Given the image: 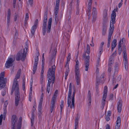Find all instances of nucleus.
I'll return each mask as SVG.
<instances>
[{
	"instance_id": "nucleus-46",
	"label": "nucleus",
	"mask_w": 129,
	"mask_h": 129,
	"mask_svg": "<svg viewBox=\"0 0 129 129\" xmlns=\"http://www.w3.org/2000/svg\"><path fill=\"white\" fill-rule=\"evenodd\" d=\"M92 22H94L96 20L97 17L96 15H92Z\"/></svg>"
},
{
	"instance_id": "nucleus-29",
	"label": "nucleus",
	"mask_w": 129,
	"mask_h": 129,
	"mask_svg": "<svg viewBox=\"0 0 129 129\" xmlns=\"http://www.w3.org/2000/svg\"><path fill=\"white\" fill-rule=\"evenodd\" d=\"M44 53L42 55V70H41V71L44 72Z\"/></svg>"
},
{
	"instance_id": "nucleus-32",
	"label": "nucleus",
	"mask_w": 129,
	"mask_h": 129,
	"mask_svg": "<svg viewBox=\"0 0 129 129\" xmlns=\"http://www.w3.org/2000/svg\"><path fill=\"white\" fill-rule=\"evenodd\" d=\"M117 42V40L116 39H114L113 40L111 46L115 47L116 45V43Z\"/></svg>"
},
{
	"instance_id": "nucleus-28",
	"label": "nucleus",
	"mask_w": 129,
	"mask_h": 129,
	"mask_svg": "<svg viewBox=\"0 0 129 129\" xmlns=\"http://www.w3.org/2000/svg\"><path fill=\"white\" fill-rule=\"evenodd\" d=\"M111 112L110 111H108L107 112V115L105 117L107 121H108L110 120L109 116L111 115Z\"/></svg>"
},
{
	"instance_id": "nucleus-7",
	"label": "nucleus",
	"mask_w": 129,
	"mask_h": 129,
	"mask_svg": "<svg viewBox=\"0 0 129 129\" xmlns=\"http://www.w3.org/2000/svg\"><path fill=\"white\" fill-rule=\"evenodd\" d=\"M123 53L125 69L126 70H127V61L126 52V46L124 45L123 47Z\"/></svg>"
},
{
	"instance_id": "nucleus-4",
	"label": "nucleus",
	"mask_w": 129,
	"mask_h": 129,
	"mask_svg": "<svg viewBox=\"0 0 129 129\" xmlns=\"http://www.w3.org/2000/svg\"><path fill=\"white\" fill-rule=\"evenodd\" d=\"M21 71V69H20L19 70L17 73L16 76V77L14 79L11 91V95L13 94L14 90L15 88L16 89H19L18 82L17 81V79H18L20 78Z\"/></svg>"
},
{
	"instance_id": "nucleus-10",
	"label": "nucleus",
	"mask_w": 129,
	"mask_h": 129,
	"mask_svg": "<svg viewBox=\"0 0 129 129\" xmlns=\"http://www.w3.org/2000/svg\"><path fill=\"white\" fill-rule=\"evenodd\" d=\"M107 86H105L104 88L103 94L102 98V105L103 107V109L104 108L105 105V100L107 97Z\"/></svg>"
},
{
	"instance_id": "nucleus-54",
	"label": "nucleus",
	"mask_w": 129,
	"mask_h": 129,
	"mask_svg": "<svg viewBox=\"0 0 129 129\" xmlns=\"http://www.w3.org/2000/svg\"><path fill=\"white\" fill-rule=\"evenodd\" d=\"M88 100L89 101V103H88V106H90L91 105V99H90V100L89 99H88Z\"/></svg>"
},
{
	"instance_id": "nucleus-8",
	"label": "nucleus",
	"mask_w": 129,
	"mask_h": 129,
	"mask_svg": "<svg viewBox=\"0 0 129 129\" xmlns=\"http://www.w3.org/2000/svg\"><path fill=\"white\" fill-rule=\"evenodd\" d=\"M58 93V90H56L55 91L54 94L53 95L52 97L51 101V105L50 106V111L51 113H52L53 111V108L55 106V101Z\"/></svg>"
},
{
	"instance_id": "nucleus-58",
	"label": "nucleus",
	"mask_w": 129,
	"mask_h": 129,
	"mask_svg": "<svg viewBox=\"0 0 129 129\" xmlns=\"http://www.w3.org/2000/svg\"><path fill=\"white\" fill-rule=\"evenodd\" d=\"M112 68V66H109L108 69V71L109 72H110L111 71V69Z\"/></svg>"
},
{
	"instance_id": "nucleus-17",
	"label": "nucleus",
	"mask_w": 129,
	"mask_h": 129,
	"mask_svg": "<svg viewBox=\"0 0 129 129\" xmlns=\"http://www.w3.org/2000/svg\"><path fill=\"white\" fill-rule=\"evenodd\" d=\"M75 79L77 85H79L80 83V72L75 73Z\"/></svg>"
},
{
	"instance_id": "nucleus-35",
	"label": "nucleus",
	"mask_w": 129,
	"mask_h": 129,
	"mask_svg": "<svg viewBox=\"0 0 129 129\" xmlns=\"http://www.w3.org/2000/svg\"><path fill=\"white\" fill-rule=\"evenodd\" d=\"M124 45L125 46L124 44L121 48V47L120 46H118V54L119 55H120L121 54L122 51V50H123V47Z\"/></svg>"
},
{
	"instance_id": "nucleus-44",
	"label": "nucleus",
	"mask_w": 129,
	"mask_h": 129,
	"mask_svg": "<svg viewBox=\"0 0 129 129\" xmlns=\"http://www.w3.org/2000/svg\"><path fill=\"white\" fill-rule=\"evenodd\" d=\"M19 16L18 15L16 14V13H15L14 18V21H16L17 19L19 18Z\"/></svg>"
},
{
	"instance_id": "nucleus-16",
	"label": "nucleus",
	"mask_w": 129,
	"mask_h": 129,
	"mask_svg": "<svg viewBox=\"0 0 129 129\" xmlns=\"http://www.w3.org/2000/svg\"><path fill=\"white\" fill-rule=\"evenodd\" d=\"M38 19H36L35 21L34 25L31 28V33L32 34V36L34 35L35 31L37 29L38 24Z\"/></svg>"
},
{
	"instance_id": "nucleus-62",
	"label": "nucleus",
	"mask_w": 129,
	"mask_h": 129,
	"mask_svg": "<svg viewBox=\"0 0 129 129\" xmlns=\"http://www.w3.org/2000/svg\"><path fill=\"white\" fill-rule=\"evenodd\" d=\"M113 94H110V99L112 100L113 99Z\"/></svg>"
},
{
	"instance_id": "nucleus-27",
	"label": "nucleus",
	"mask_w": 129,
	"mask_h": 129,
	"mask_svg": "<svg viewBox=\"0 0 129 129\" xmlns=\"http://www.w3.org/2000/svg\"><path fill=\"white\" fill-rule=\"evenodd\" d=\"M77 116L76 117L75 119V129H77V128L78 127V121L79 120L78 116L79 115L78 114H77Z\"/></svg>"
},
{
	"instance_id": "nucleus-60",
	"label": "nucleus",
	"mask_w": 129,
	"mask_h": 129,
	"mask_svg": "<svg viewBox=\"0 0 129 129\" xmlns=\"http://www.w3.org/2000/svg\"><path fill=\"white\" fill-rule=\"evenodd\" d=\"M79 9L78 7L77 6V11H76V14L77 15H78L79 14Z\"/></svg>"
},
{
	"instance_id": "nucleus-14",
	"label": "nucleus",
	"mask_w": 129,
	"mask_h": 129,
	"mask_svg": "<svg viewBox=\"0 0 129 129\" xmlns=\"http://www.w3.org/2000/svg\"><path fill=\"white\" fill-rule=\"evenodd\" d=\"M38 60V56H37V57H36L35 59L34 64L33 67V74H35L37 70Z\"/></svg>"
},
{
	"instance_id": "nucleus-30",
	"label": "nucleus",
	"mask_w": 129,
	"mask_h": 129,
	"mask_svg": "<svg viewBox=\"0 0 129 129\" xmlns=\"http://www.w3.org/2000/svg\"><path fill=\"white\" fill-rule=\"evenodd\" d=\"M107 27L105 25H103L102 30V35L105 36L106 33Z\"/></svg>"
},
{
	"instance_id": "nucleus-41",
	"label": "nucleus",
	"mask_w": 129,
	"mask_h": 129,
	"mask_svg": "<svg viewBox=\"0 0 129 129\" xmlns=\"http://www.w3.org/2000/svg\"><path fill=\"white\" fill-rule=\"evenodd\" d=\"M42 103L40 102L38 106V110L39 111H41L42 110Z\"/></svg>"
},
{
	"instance_id": "nucleus-55",
	"label": "nucleus",
	"mask_w": 129,
	"mask_h": 129,
	"mask_svg": "<svg viewBox=\"0 0 129 129\" xmlns=\"http://www.w3.org/2000/svg\"><path fill=\"white\" fill-rule=\"evenodd\" d=\"M6 91L5 90H4L2 93V94L3 96H4L6 94Z\"/></svg>"
},
{
	"instance_id": "nucleus-37",
	"label": "nucleus",
	"mask_w": 129,
	"mask_h": 129,
	"mask_svg": "<svg viewBox=\"0 0 129 129\" xmlns=\"http://www.w3.org/2000/svg\"><path fill=\"white\" fill-rule=\"evenodd\" d=\"M90 46L88 44H87L86 47V52L88 54H89L90 53Z\"/></svg>"
},
{
	"instance_id": "nucleus-48",
	"label": "nucleus",
	"mask_w": 129,
	"mask_h": 129,
	"mask_svg": "<svg viewBox=\"0 0 129 129\" xmlns=\"http://www.w3.org/2000/svg\"><path fill=\"white\" fill-rule=\"evenodd\" d=\"M71 54L70 53H69L68 54V57L67 58V61L68 62H69L70 61V58H71Z\"/></svg>"
},
{
	"instance_id": "nucleus-22",
	"label": "nucleus",
	"mask_w": 129,
	"mask_h": 129,
	"mask_svg": "<svg viewBox=\"0 0 129 129\" xmlns=\"http://www.w3.org/2000/svg\"><path fill=\"white\" fill-rule=\"evenodd\" d=\"M75 91H74L73 92V95H72V104L70 106V107L71 109H73L74 108V105H75Z\"/></svg>"
},
{
	"instance_id": "nucleus-26",
	"label": "nucleus",
	"mask_w": 129,
	"mask_h": 129,
	"mask_svg": "<svg viewBox=\"0 0 129 129\" xmlns=\"http://www.w3.org/2000/svg\"><path fill=\"white\" fill-rule=\"evenodd\" d=\"M114 60V57L112 56H110L109 59L108 66H112V65L113 63Z\"/></svg>"
},
{
	"instance_id": "nucleus-19",
	"label": "nucleus",
	"mask_w": 129,
	"mask_h": 129,
	"mask_svg": "<svg viewBox=\"0 0 129 129\" xmlns=\"http://www.w3.org/2000/svg\"><path fill=\"white\" fill-rule=\"evenodd\" d=\"M17 120V118L16 115H13L12 116L11 120V125H15Z\"/></svg>"
},
{
	"instance_id": "nucleus-45",
	"label": "nucleus",
	"mask_w": 129,
	"mask_h": 129,
	"mask_svg": "<svg viewBox=\"0 0 129 129\" xmlns=\"http://www.w3.org/2000/svg\"><path fill=\"white\" fill-rule=\"evenodd\" d=\"M64 102L63 100H61L60 102V108L63 109V107Z\"/></svg>"
},
{
	"instance_id": "nucleus-3",
	"label": "nucleus",
	"mask_w": 129,
	"mask_h": 129,
	"mask_svg": "<svg viewBox=\"0 0 129 129\" xmlns=\"http://www.w3.org/2000/svg\"><path fill=\"white\" fill-rule=\"evenodd\" d=\"M48 14L45 13L44 14V20L43 22L42 25V33L43 36L45 35L46 31L47 33H49L50 32L51 29V24L52 21V18H50L48 20V24L47 28V21Z\"/></svg>"
},
{
	"instance_id": "nucleus-36",
	"label": "nucleus",
	"mask_w": 129,
	"mask_h": 129,
	"mask_svg": "<svg viewBox=\"0 0 129 129\" xmlns=\"http://www.w3.org/2000/svg\"><path fill=\"white\" fill-rule=\"evenodd\" d=\"M97 14V11L96 8L94 7H93L92 10V15H96Z\"/></svg>"
},
{
	"instance_id": "nucleus-13",
	"label": "nucleus",
	"mask_w": 129,
	"mask_h": 129,
	"mask_svg": "<svg viewBox=\"0 0 129 129\" xmlns=\"http://www.w3.org/2000/svg\"><path fill=\"white\" fill-rule=\"evenodd\" d=\"M15 60L14 58L13 59L12 57L9 58L5 64L6 68H9L10 67L12 66H13V63Z\"/></svg>"
},
{
	"instance_id": "nucleus-11",
	"label": "nucleus",
	"mask_w": 129,
	"mask_h": 129,
	"mask_svg": "<svg viewBox=\"0 0 129 129\" xmlns=\"http://www.w3.org/2000/svg\"><path fill=\"white\" fill-rule=\"evenodd\" d=\"M72 92V85L71 83L69 85V93L68 98V107H69L71 103V94Z\"/></svg>"
},
{
	"instance_id": "nucleus-12",
	"label": "nucleus",
	"mask_w": 129,
	"mask_h": 129,
	"mask_svg": "<svg viewBox=\"0 0 129 129\" xmlns=\"http://www.w3.org/2000/svg\"><path fill=\"white\" fill-rule=\"evenodd\" d=\"M104 77L101 75L100 77V79L96 78L95 83V88L96 92L97 93H99V85L100 82H102L104 80Z\"/></svg>"
},
{
	"instance_id": "nucleus-40",
	"label": "nucleus",
	"mask_w": 129,
	"mask_h": 129,
	"mask_svg": "<svg viewBox=\"0 0 129 129\" xmlns=\"http://www.w3.org/2000/svg\"><path fill=\"white\" fill-rule=\"evenodd\" d=\"M18 35V33L17 31H16L14 38V40L13 41V43H14V42H15V39H16L17 38Z\"/></svg>"
},
{
	"instance_id": "nucleus-51",
	"label": "nucleus",
	"mask_w": 129,
	"mask_h": 129,
	"mask_svg": "<svg viewBox=\"0 0 129 129\" xmlns=\"http://www.w3.org/2000/svg\"><path fill=\"white\" fill-rule=\"evenodd\" d=\"M69 8L71 10H72L73 9V4L72 2H71L69 4Z\"/></svg>"
},
{
	"instance_id": "nucleus-42",
	"label": "nucleus",
	"mask_w": 129,
	"mask_h": 129,
	"mask_svg": "<svg viewBox=\"0 0 129 129\" xmlns=\"http://www.w3.org/2000/svg\"><path fill=\"white\" fill-rule=\"evenodd\" d=\"M44 71H41V79L40 80L41 81H42L43 80L44 76L43 74L44 73Z\"/></svg>"
},
{
	"instance_id": "nucleus-2",
	"label": "nucleus",
	"mask_w": 129,
	"mask_h": 129,
	"mask_svg": "<svg viewBox=\"0 0 129 129\" xmlns=\"http://www.w3.org/2000/svg\"><path fill=\"white\" fill-rule=\"evenodd\" d=\"M118 8H117L115 9L112 12L111 15V20L110 21V27L109 29V33L108 36V44L107 47L109 48L110 46L111 38L113 34L114 29V24L115 23L116 14V12L117 11Z\"/></svg>"
},
{
	"instance_id": "nucleus-25",
	"label": "nucleus",
	"mask_w": 129,
	"mask_h": 129,
	"mask_svg": "<svg viewBox=\"0 0 129 129\" xmlns=\"http://www.w3.org/2000/svg\"><path fill=\"white\" fill-rule=\"evenodd\" d=\"M79 62L78 60H77L76 62V64L75 68V73L80 72L79 69Z\"/></svg>"
},
{
	"instance_id": "nucleus-9",
	"label": "nucleus",
	"mask_w": 129,
	"mask_h": 129,
	"mask_svg": "<svg viewBox=\"0 0 129 129\" xmlns=\"http://www.w3.org/2000/svg\"><path fill=\"white\" fill-rule=\"evenodd\" d=\"M14 90H15V105L16 106H17L19 104V101H20V96L19 89H16L15 88Z\"/></svg>"
},
{
	"instance_id": "nucleus-39",
	"label": "nucleus",
	"mask_w": 129,
	"mask_h": 129,
	"mask_svg": "<svg viewBox=\"0 0 129 129\" xmlns=\"http://www.w3.org/2000/svg\"><path fill=\"white\" fill-rule=\"evenodd\" d=\"M59 21L58 17L57 15H55V21L56 24Z\"/></svg>"
},
{
	"instance_id": "nucleus-61",
	"label": "nucleus",
	"mask_w": 129,
	"mask_h": 129,
	"mask_svg": "<svg viewBox=\"0 0 129 129\" xmlns=\"http://www.w3.org/2000/svg\"><path fill=\"white\" fill-rule=\"evenodd\" d=\"M104 42H102L101 44H100V48H103V46L104 45Z\"/></svg>"
},
{
	"instance_id": "nucleus-20",
	"label": "nucleus",
	"mask_w": 129,
	"mask_h": 129,
	"mask_svg": "<svg viewBox=\"0 0 129 129\" xmlns=\"http://www.w3.org/2000/svg\"><path fill=\"white\" fill-rule=\"evenodd\" d=\"M35 109H33L31 112V126H32L34 123L35 118Z\"/></svg>"
},
{
	"instance_id": "nucleus-23",
	"label": "nucleus",
	"mask_w": 129,
	"mask_h": 129,
	"mask_svg": "<svg viewBox=\"0 0 129 129\" xmlns=\"http://www.w3.org/2000/svg\"><path fill=\"white\" fill-rule=\"evenodd\" d=\"M11 15V10L9 9L8 10L7 17V25L9 26V25L10 19Z\"/></svg>"
},
{
	"instance_id": "nucleus-43",
	"label": "nucleus",
	"mask_w": 129,
	"mask_h": 129,
	"mask_svg": "<svg viewBox=\"0 0 129 129\" xmlns=\"http://www.w3.org/2000/svg\"><path fill=\"white\" fill-rule=\"evenodd\" d=\"M99 51H100L99 53V55L100 56H101L102 53L103 52V48H99Z\"/></svg>"
},
{
	"instance_id": "nucleus-57",
	"label": "nucleus",
	"mask_w": 129,
	"mask_h": 129,
	"mask_svg": "<svg viewBox=\"0 0 129 129\" xmlns=\"http://www.w3.org/2000/svg\"><path fill=\"white\" fill-rule=\"evenodd\" d=\"M116 50L110 56H112L114 57V56H115L116 55Z\"/></svg>"
},
{
	"instance_id": "nucleus-38",
	"label": "nucleus",
	"mask_w": 129,
	"mask_h": 129,
	"mask_svg": "<svg viewBox=\"0 0 129 129\" xmlns=\"http://www.w3.org/2000/svg\"><path fill=\"white\" fill-rule=\"evenodd\" d=\"M28 41H26L25 43V50H26V51L27 52L28 50Z\"/></svg>"
},
{
	"instance_id": "nucleus-47",
	"label": "nucleus",
	"mask_w": 129,
	"mask_h": 129,
	"mask_svg": "<svg viewBox=\"0 0 129 129\" xmlns=\"http://www.w3.org/2000/svg\"><path fill=\"white\" fill-rule=\"evenodd\" d=\"M43 96H44V94H43V93L41 94V98H40V102L41 103H42V102L43 100Z\"/></svg>"
},
{
	"instance_id": "nucleus-49",
	"label": "nucleus",
	"mask_w": 129,
	"mask_h": 129,
	"mask_svg": "<svg viewBox=\"0 0 129 129\" xmlns=\"http://www.w3.org/2000/svg\"><path fill=\"white\" fill-rule=\"evenodd\" d=\"M88 99H89L90 100V99H91V93L90 91V90H89L88 91Z\"/></svg>"
},
{
	"instance_id": "nucleus-50",
	"label": "nucleus",
	"mask_w": 129,
	"mask_h": 129,
	"mask_svg": "<svg viewBox=\"0 0 129 129\" xmlns=\"http://www.w3.org/2000/svg\"><path fill=\"white\" fill-rule=\"evenodd\" d=\"M3 119V115L2 114L0 116V125L2 124V121Z\"/></svg>"
},
{
	"instance_id": "nucleus-64",
	"label": "nucleus",
	"mask_w": 129,
	"mask_h": 129,
	"mask_svg": "<svg viewBox=\"0 0 129 129\" xmlns=\"http://www.w3.org/2000/svg\"><path fill=\"white\" fill-rule=\"evenodd\" d=\"M110 126L109 124H107L106 125V129H110Z\"/></svg>"
},
{
	"instance_id": "nucleus-34",
	"label": "nucleus",
	"mask_w": 129,
	"mask_h": 129,
	"mask_svg": "<svg viewBox=\"0 0 129 129\" xmlns=\"http://www.w3.org/2000/svg\"><path fill=\"white\" fill-rule=\"evenodd\" d=\"M69 71V68H67L66 71L65 73V79L66 80L67 78V76H68Z\"/></svg>"
},
{
	"instance_id": "nucleus-59",
	"label": "nucleus",
	"mask_w": 129,
	"mask_h": 129,
	"mask_svg": "<svg viewBox=\"0 0 129 129\" xmlns=\"http://www.w3.org/2000/svg\"><path fill=\"white\" fill-rule=\"evenodd\" d=\"M28 2L30 5H32L33 3V0H28Z\"/></svg>"
},
{
	"instance_id": "nucleus-63",
	"label": "nucleus",
	"mask_w": 129,
	"mask_h": 129,
	"mask_svg": "<svg viewBox=\"0 0 129 129\" xmlns=\"http://www.w3.org/2000/svg\"><path fill=\"white\" fill-rule=\"evenodd\" d=\"M116 82V81L115 79L113 77V80H112V83L113 84H114V83Z\"/></svg>"
},
{
	"instance_id": "nucleus-56",
	"label": "nucleus",
	"mask_w": 129,
	"mask_h": 129,
	"mask_svg": "<svg viewBox=\"0 0 129 129\" xmlns=\"http://www.w3.org/2000/svg\"><path fill=\"white\" fill-rule=\"evenodd\" d=\"M25 83H23L22 84V88L23 90H25Z\"/></svg>"
},
{
	"instance_id": "nucleus-5",
	"label": "nucleus",
	"mask_w": 129,
	"mask_h": 129,
	"mask_svg": "<svg viewBox=\"0 0 129 129\" xmlns=\"http://www.w3.org/2000/svg\"><path fill=\"white\" fill-rule=\"evenodd\" d=\"M27 52L25 51V49L21 50L18 53L16 56V60L19 61L21 60V61H23L25 60L26 57V55Z\"/></svg>"
},
{
	"instance_id": "nucleus-53",
	"label": "nucleus",
	"mask_w": 129,
	"mask_h": 129,
	"mask_svg": "<svg viewBox=\"0 0 129 129\" xmlns=\"http://www.w3.org/2000/svg\"><path fill=\"white\" fill-rule=\"evenodd\" d=\"M60 0H56V5H59Z\"/></svg>"
},
{
	"instance_id": "nucleus-21",
	"label": "nucleus",
	"mask_w": 129,
	"mask_h": 129,
	"mask_svg": "<svg viewBox=\"0 0 129 129\" xmlns=\"http://www.w3.org/2000/svg\"><path fill=\"white\" fill-rule=\"evenodd\" d=\"M122 102L121 100H119L117 103V109L118 112L120 113L121 111Z\"/></svg>"
},
{
	"instance_id": "nucleus-6",
	"label": "nucleus",
	"mask_w": 129,
	"mask_h": 129,
	"mask_svg": "<svg viewBox=\"0 0 129 129\" xmlns=\"http://www.w3.org/2000/svg\"><path fill=\"white\" fill-rule=\"evenodd\" d=\"M5 74V72H3L0 74V90L5 86L7 81V79L4 78Z\"/></svg>"
},
{
	"instance_id": "nucleus-33",
	"label": "nucleus",
	"mask_w": 129,
	"mask_h": 129,
	"mask_svg": "<svg viewBox=\"0 0 129 129\" xmlns=\"http://www.w3.org/2000/svg\"><path fill=\"white\" fill-rule=\"evenodd\" d=\"M125 39L124 38H122L119 41L118 44V46H120V47H121V45L122 44L123 42L125 41Z\"/></svg>"
},
{
	"instance_id": "nucleus-18",
	"label": "nucleus",
	"mask_w": 129,
	"mask_h": 129,
	"mask_svg": "<svg viewBox=\"0 0 129 129\" xmlns=\"http://www.w3.org/2000/svg\"><path fill=\"white\" fill-rule=\"evenodd\" d=\"M89 58L90 56L89 55H88L86 56V61L85 62V70L86 71H87L88 70L89 62Z\"/></svg>"
},
{
	"instance_id": "nucleus-24",
	"label": "nucleus",
	"mask_w": 129,
	"mask_h": 129,
	"mask_svg": "<svg viewBox=\"0 0 129 129\" xmlns=\"http://www.w3.org/2000/svg\"><path fill=\"white\" fill-rule=\"evenodd\" d=\"M120 122L121 119L120 117L119 116L117 118L115 129H119V128L120 127Z\"/></svg>"
},
{
	"instance_id": "nucleus-52",
	"label": "nucleus",
	"mask_w": 129,
	"mask_h": 129,
	"mask_svg": "<svg viewBox=\"0 0 129 129\" xmlns=\"http://www.w3.org/2000/svg\"><path fill=\"white\" fill-rule=\"evenodd\" d=\"M29 18V16H28V13H26L25 16V19L28 20Z\"/></svg>"
},
{
	"instance_id": "nucleus-31",
	"label": "nucleus",
	"mask_w": 129,
	"mask_h": 129,
	"mask_svg": "<svg viewBox=\"0 0 129 129\" xmlns=\"http://www.w3.org/2000/svg\"><path fill=\"white\" fill-rule=\"evenodd\" d=\"M59 5H56L54 10L55 15H57L58 13Z\"/></svg>"
},
{
	"instance_id": "nucleus-1",
	"label": "nucleus",
	"mask_w": 129,
	"mask_h": 129,
	"mask_svg": "<svg viewBox=\"0 0 129 129\" xmlns=\"http://www.w3.org/2000/svg\"><path fill=\"white\" fill-rule=\"evenodd\" d=\"M49 68L47 74L48 82L47 84V90L48 93H49L50 89V84L52 83V85L54 83L55 78V71L56 67L54 64V60L52 59L50 62Z\"/></svg>"
},
{
	"instance_id": "nucleus-15",
	"label": "nucleus",
	"mask_w": 129,
	"mask_h": 129,
	"mask_svg": "<svg viewBox=\"0 0 129 129\" xmlns=\"http://www.w3.org/2000/svg\"><path fill=\"white\" fill-rule=\"evenodd\" d=\"M103 20V25H105V24L108 21L107 11L106 10H105L104 11Z\"/></svg>"
}]
</instances>
